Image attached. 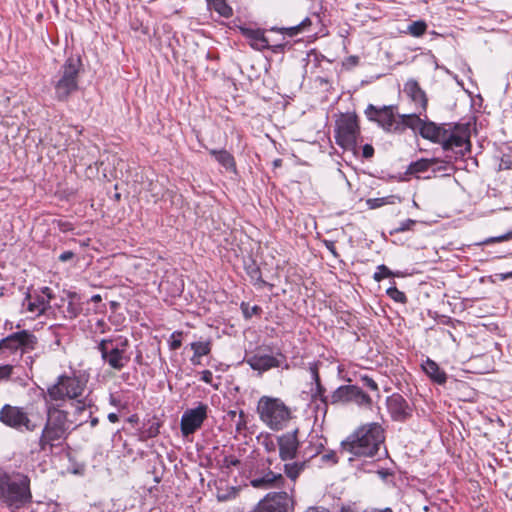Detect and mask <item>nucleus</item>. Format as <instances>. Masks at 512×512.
I'll return each instance as SVG.
<instances>
[{"mask_svg":"<svg viewBox=\"0 0 512 512\" xmlns=\"http://www.w3.org/2000/svg\"><path fill=\"white\" fill-rule=\"evenodd\" d=\"M384 440L380 424H365L341 442V453L357 457L381 456L387 453L383 447Z\"/></svg>","mask_w":512,"mask_h":512,"instance_id":"nucleus-1","label":"nucleus"},{"mask_svg":"<svg viewBox=\"0 0 512 512\" xmlns=\"http://www.w3.org/2000/svg\"><path fill=\"white\" fill-rule=\"evenodd\" d=\"M32 501L30 479L22 473L0 471V502L16 511Z\"/></svg>","mask_w":512,"mask_h":512,"instance_id":"nucleus-2","label":"nucleus"},{"mask_svg":"<svg viewBox=\"0 0 512 512\" xmlns=\"http://www.w3.org/2000/svg\"><path fill=\"white\" fill-rule=\"evenodd\" d=\"M69 434L67 413L47 404V420L39 439L42 452H51L53 447L61 445Z\"/></svg>","mask_w":512,"mask_h":512,"instance_id":"nucleus-3","label":"nucleus"},{"mask_svg":"<svg viewBox=\"0 0 512 512\" xmlns=\"http://www.w3.org/2000/svg\"><path fill=\"white\" fill-rule=\"evenodd\" d=\"M257 412L261 421L275 431L285 427L291 417V412L283 401L269 396L259 399Z\"/></svg>","mask_w":512,"mask_h":512,"instance_id":"nucleus-4","label":"nucleus"},{"mask_svg":"<svg viewBox=\"0 0 512 512\" xmlns=\"http://www.w3.org/2000/svg\"><path fill=\"white\" fill-rule=\"evenodd\" d=\"M80 61L74 58L66 60L58 73V79L54 83L55 97L59 101H65L78 89V73Z\"/></svg>","mask_w":512,"mask_h":512,"instance_id":"nucleus-5","label":"nucleus"},{"mask_svg":"<svg viewBox=\"0 0 512 512\" xmlns=\"http://www.w3.org/2000/svg\"><path fill=\"white\" fill-rule=\"evenodd\" d=\"M129 342L127 338L118 337L116 339H103L98 349L101 352L102 359L108 363V365L115 369H123L130 361V356L127 355V348Z\"/></svg>","mask_w":512,"mask_h":512,"instance_id":"nucleus-6","label":"nucleus"},{"mask_svg":"<svg viewBox=\"0 0 512 512\" xmlns=\"http://www.w3.org/2000/svg\"><path fill=\"white\" fill-rule=\"evenodd\" d=\"M86 381L76 376H60L55 384L47 389V397L51 401L77 399L83 395Z\"/></svg>","mask_w":512,"mask_h":512,"instance_id":"nucleus-7","label":"nucleus"},{"mask_svg":"<svg viewBox=\"0 0 512 512\" xmlns=\"http://www.w3.org/2000/svg\"><path fill=\"white\" fill-rule=\"evenodd\" d=\"M335 138L338 145L354 149L360 134L357 116L354 113L342 114L336 121Z\"/></svg>","mask_w":512,"mask_h":512,"instance_id":"nucleus-8","label":"nucleus"},{"mask_svg":"<svg viewBox=\"0 0 512 512\" xmlns=\"http://www.w3.org/2000/svg\"><path fill=\"white\" fill-rule=\"evenodd\" d=\"M443 138L444 139L440 144L444 150L460 148V153L462 155L470 150L471 144L469 140V134L467 130L461 126L446 127Z\"/></svg>","mask_w":512,"mask_h":512,"instance_id":"nucleus-9","label":"nucleus"},{"mask_svg":"<svg viewBox=\"0 0 512 512\" xmlns=\"http://www.w3.org/2000/svg\"><path fill=\"white\" fill-rule=\"evenodd\" d=\"M0 421L15 429L25 427L27 431H34L37 428V424L32 423L27 414L21 408L10 405H5L1 409Z\"/></svg>","mask_w":512,"mask_h":512,"instance_id":"nucleus-10","label":"nucleus"},{"mask_svg":"<svg viewBox=\"0 0 512 512\" xmlns=\"http://www.w3.org/2000/svg\"><path fill=\"white\" fill-rule=\"evenodd\" d=\"M331 399L332 403L354 402L359 406H370L372 402L370 396L355 385L340 386L333 392Z\"/></svg>","mask_w":512,"mask_h":512,"instance_id":"nucleus-11","label":"nucleus"},{"mask_svg":"<svg viewBox=\"0 0 512 512\" xmlns=\"http://www.w3.org/2000/svg\"><path fill=\"white\" fill-rule=\"evenodd\" d=\"M292 505L287 492L269 493L258 503L254 512H288Z\"/></svg>","mask_w":512,"mask_h":512,"instance_id":"nucleus-12","label":"nucleus"},{"mask_svg":"<svg viewBox=\"0 0 512 512\" xmlns=\"http://www.w3.org/2000/svg\"><path fill=\"white\" fill-rule=\"evenodd\" d=\"M36 344V336L27 330L13 333L1 340V345H4L5 350H9L10 352L21 350L25 353L35 349Z\"/></svg>","mask_w":512,"mask_h":512,"instance_id":"nucleus-13","label":"nucleus"},{"mask_svg":"<svg viewBox=\"0 0 512 512\" xmlns=\"http://www.w3.org/2000/svg\"><path fill=\"white\" fill-rule=\"evenodd\" d=\"M207 417V406L198 405L196 408L184 412L181 418V432L184 436L193 434L203 424Z\"/></svg>","mask_w":512,"mask_h":512,"instance_id":"nucleus-14","label":"nucleus"},{"mask_svg":"<svg viewBox=\"0 0 512 512\" xmlns=\"http://www.w3.org/2000/svg\"><path fill=\"white\" fill-rule=\"evenodd\" d=\"M365 114L369 120L377 122L382 128L387 131L398 129V124L395 120L394 110L392 106H383L376 108L370 104L365 110Z\"/></svg>","mask_w":512,"mask_h":512,"instance_id":"nucleus-15","label":"nucleus"},{"mask_svg":"<svg viewBox=\"0 0 512 512\" xmlns=\"http://www.w3.org/2000/svg\"><path fill=\"white\" fill-rule=\"evenodd\" d=\"M53 295L49 287H44L41 294L31 295L27 293L23 300V307L35 316H40L49 308Z\"/></svg>","mask_w":512,"mask_h":512,"instance_id":"nucleus-16","label":"nucleus"},{"mask_svg":"<svg viewBox=\"0 0 512 512\" xmlns=\"http://www.w3.org/2000/svg\"><path fill=\"white\" fill-rule=\"evenodd\" d=\"M298 430L287 432L277 438L279 447V457L282 461L292 460L296 457L299 448V440L297 438Z\"/></svg>","mask_w":512,"mask_h":512,"instance_id":"nucleus-17","label":"nucleus"},{"mask_svg":"<svg viewBox=\"0 0 512 512\" xmlns=\"http://www.w3.org/2000/svg\"><path fill=\"white\" fill-rule=\"evenodd\" d=\"M285 482L284 477L280 473H274L267 470L263 473L256 472L251 476L250 485L255 489H271L281 487Z\"/></svg>","mask_w":512,"mask_h":512,"instance_id":"nucleus-18","label":"nucleus"},{"mask_svg":"<svg viewBox=\"0 0 512 512\" xmlns=\"http://www.w3.org/2000/svg\"><path fill=\"white\" fill-rule=\"evenodd\" d=\"M388 411L395 421H405L412 414V408L406 399L399 394H393L387 399Z\"/></svg>","mask_w":512,"mask_h":512,"instance_id":"nucleus-19","label":"nucleus"},{"mask_svg":"<svg viewBox=\"0 0 512 512\" xmlns=\"http://www.w3.org/2000/svg\"><path fill=\"white\" fill-rule=\"evenodd\" d=\"M284 359L283 355H280V358L271 355H253L247 359V363L253 370L265 372L271 368L280 367Z\"/></svg>","mask_w":512,"mask_h":512,"instance_id":"nucleus-20","label":"nucleus"},{"mask_svg":"<svg viewBox=\"0 0 512 512\" xmlns=\"http://www.w3.org/2000/svg\"><path fill=\"white\" fill-rule=\"evenodd\" d=\"M404 92L410 97L419 110V114L426 110L427 98L425 92L420 88L417 81L410 79L404 85Z\"/></svg>","mask_w":512,"mask_h":512,"instance_id":"nucleus-21","label":"nucleus"},{"mask_svg":"<svg viewBox=\"0 0 512 512\" xmlns=\"http://www.w3.org/2000/svg\"><path fill=\"white\" fill-rule=\"evenodd\" d=\"M240 31L242 35L249 41V44L253 49L262 51L269 47V42L262 31L245 27H241Z\"/></svg>","mask_w":512,"mask_h":512,"instance_id":"nucleus-22","label":"nucleus"},{"mask_svg":"<svg viewBox=\"0 0 512 512\" xmlns=\"http://www.w3.org/2000/svg\"><path fill=\"white\" fill-rule=\"evenodd\" d=\"M446 126H438L433 122H423V125L419 131L420 135L435 143H441L444 139L443 135L445 134Z\"/></svg>","mask_w":512,"mask_h":512,"instance_id":"nucleus-23","label":"nucleus"},{"mask_svg":"<svg viewBox=\"0 0 512 512\" xmlns=\"http://www.w3.org/2000/svg\"><path fill=\"white\" fill-rule=\"evenodd\" d=\"M422 368L424 372L436 383L444 384L447 380V375L442 371L436 362L431 359H427L423 364Z\"/></svg>","mask_w":512,"mask_h":512,"instance_id":"nucleus-24","label":"nucleus"},{"mask_svg":"<svg viewBox=\"0 0 512 512\" xmlns=\"http://www.w3.org/2000/svg\"><path fill=\"white\" fill-rule=\"evenodd\" d=\"M210 154L227 171L236 172V163L234 157L226 150H210Z\"/></svg>","mask_w":512,"mask_h":512,"instance_id":"nucleus-25","label":"nucleus"},{"mask_svg":"<svg viewBox=\"0 0 512 512\" xmlns=\"http://www.w3.org/2000/svg\"><path fill=\"white\" fill-rule=\"evenodd\" d=\"M194 354L191 358L193 364H200V357L208 355L211 351V341H197L190 344Z\"/></svg>","mask_w":512,"mask_h":512,"instance_id":"nucleus-26","label":"nucleus"},{"mask_svg":"<svg viewBox=\"0 0 512 512\" xmlns=\"http://www.w3.org/2000/svg\"><path fill=\"white\" fill-rule=\"evenodd\" d=\"M306 462H293V463H286L284 465V472L286 476L291 479L292 481H295L301 472L305 469Z\"/></svg>","mask_w":512,"mask_h":512,"instance_id":"nucleus-27","label":"nucleus"},{"mask_svg":"<svg viewBox=\"0 0 512 512\" xmlns=\"http://www.w3.org/2000/svg\"><path fill=\"white\" fill-rule=\"evenodd\" d=\"M439 160L436 159V158H432V159H420L416 162H413L410 164V171L412 173H419V172H424V171H427L432 165L438 163Z\"/></svg>","mask_w":512,"mask_h":512,"instance_id":"nucleus-28","label":"nucleus"},{"mask_svg":"<svg viewBox=\"0 0 512 512\" xmlns=\"http://www.w3.org/2000/svg\"><path fill=\"white\" fill-rule=\"evenodd\" d=\"M402 124L413 129V130H419L421 129L423 125V120L416 114H407L402 115Z\"/></svg>","mask_w":512,"mask_h":512,"instance_id":"nucleus-29","label":"nucleus"},{"mask_svg":"<svg viewBox=\"0 0 512 512\" xmlns=\"http://www.w3.org/2000/svg\"><path fill=\"white\" fill-rule=\"evenodd\" d=\"M209 7L223 17H229L232 15V9L226 4L225 0H215L209 4Z\"/></svg>","mask_w":512,"mask_h":512,"instance_id":"nucleus-30","label":"nucleus"},{"mask_svg":"<svg viewBox=\"0 0 512 512\" xmlns=\"http://www.w3.org/2000/svg\"><path fill=\"white\" fill-rule=\"evenodd\" d=\"M426 29L427 24L424 21L419 20L409 24L407 27V32L414 37H420L426 32Z\"/></svg>","mask_w":512,"mask_h":512,"instance_id":"nucleus-31","label":"nucleus"},{"mask_svg":"<svg viewBox=\"0 0 512 512\" xmlns=\"http://www.w3.org/2000/svg\"><path fill=\"white\" fill-rule=\"evenodd\" d=\"M386 292L391 299L398 303H406L407 301L406 295L402 291L398 290L396 287H390L387 289Z\"/></svg>","mask_w":512,"mask_h":512,"instance_id":"nucleus-32","label":"nucleus"},{"mask_svg":"<svg viewBox=\"0 0 512 512\" xmlns=\"http://www.w3.org/2000/svg\"><path fill=\"white\" fill-rule=\"evenodd\" d=\"M81 312V307L79 304L74 303L72 300L68 302L67 308H66V314L65 317L73 319L76 318Z\"/></svg>","mask_w":512,"mask_h":512,"instance_id":"nucleus-33","label":"nucleus"},{"mask_svg":"<svg viewBox=\"0 0 512 512\" xmlns=\"http://www.w3.org/2000/svg\"><path fill=\"white\" fill-rule=\"evenodd\" d=\"M511 238H512V231H509V232H507L503 235L497 236V237L487 238L484 241H482L480 243V245H488V244H492V243H496V242H503V241L510 240Z\"/></svg>","mask_w":512,"mask_h":512,"instance_id":"nucleus-34","label":"nucleus"},{"mask_svg":"<svg viewBox=\"0 0 512 512\" xmlns=\"http://www.w3.org/2000/svg\"><path fill=\"white\" fill-rule=\"evenodd\" d=\"M391 275L392 272L388 267H386L385 265H380L377 268V272H375L374 274V279L379 282L384 278L390 277Z\"/></svg>","mask_w":512,"mask_h":512,"instance_id":"nucleus-35","label":"nucleus"},{"mask_svg":"<svg viewBox=\"0 0 512 512\" xmlns=\"http://www.w3.org/2000/svg\"><path fill=\"white\" fill-rule=\"evenodd\" d=\"M366 203L370 209H376L390 202L388 201V198H370Z\"/></svg>","mask_w":512,"mask_h":512,"instance_id":"nucleus-36","label":"nucleus"},{"mask_svg":"<svg viewBox=\"0 0 512 512\" xmlns=\"http://www.w3.org/2000/svg\"><path fill=\"white\" fill-rule=\"evenodd\" d=\"M13 369L14 367L9 364L0 366V382L8 380L13 373Z\"/></svg>","mask_w":512,"mask_h":512,"instance_id":"nucleus-37","label":"nucleus"},{"mask_svg":"<svg viewBox=\"0 0 512 512\" xmlns=\"http://www.w3.org/2000/svg\"><path fill=\"white\" fill-rule=\"evenodd\" d=\"M416 221L412 219H407L400 223L399 227L395 228L392 233H400L407 230H410L414 225Z\"/></svg>","mask_w":512,"mask_h":512,"instance_id":"nucleus-38","label":"nucleus"},{"mask_svg":"<svg viewBox=\"0 0 512 512\" xmlns=\"http://www.w3.org/2000/svg\"><path fill=\"white\" fill-rule=\"evenodd\" d=\"M181 332H174L171 335V341H170V348L171 350H177L181 347L182 341H181Z\"/></svg>","mask_w":512,"mask_h":512,"instance_id":"nucleus-39","label":"nucleus"},{"mask_svg":"<svg viewBox=\"0 0 512 512\" xmlns=\"http://www.w3.org/2000/svg\"><path fill=\"white\" fill-rule=\"evenodd\" d=\"M361 382H362V384L365 387L369 388L370 390L378 391V385H377V383L372 378H370V377H368L366 375L362 376L361 377Z\"/></svg>","mask_w":512,"mask_h":512,"instance_id":"nucleus-40","label":"nucleus"},{"mask_svg":"<svg viewBox=\"0 0 512 512\" xmlns=\"http://www.w3.org/2000/svg\"><path fill=\"white\" fill-rule=\"evenodd\" d=\"M283 30L286 32L287 35H289L291 37L297 35L298 33L303 32L299 25H295V26L288 27V28H283Z\"/></svg>","mask_w":512,"mask_h":512,"instance_id":"nucleus-41","label":"nucleus"},{"mask_svg":"<svg viewBox=\"0 0 512 512\" xmlns=\"http://www.w3.org/2000/svg\"><path fill=\"white\" fill-rule=\"evenodd\" d=\"M201 380L205 383L211 384L213 380V374L210 370H204L201 372Z\"/></svg>","mask_w":512,"mask_h":512,"instance_id":"nucleus-42","label":"nucleus"},{"mask_svg":"<svg viewBox=\"0 0 512 512\" xmlns=\"http://www.w3.org/2000/svg\"><path fill=\"white\" fill-rule=\"evenodd\" d=\"M362 154L364 158H371L374 154V148L370 144L363 146Z\"/></svg>","mask_w":512,"mask_h":512,"instance_id":"nucleus-43","label":"nucleus"},{"mask_svg":"<svg viewBox=\"0 0 512 512\" xmlns=\"http://www.w3.org/2000/svg\"><path fill=\"white\" fill-rule=\"evenodd\" d=\"M74 257V253L72 251H65L59 255V260L61 262H66Z\"/></svg>","mask_w":512,"mask_h":512,"instance_id":"nucleus-44","label":"nucleus"},{"mask_svg":"<svg viewBox=\"0 0 512 512\" xmlns=\"http://www.w3.org/2000/svg\"><path fill=\"white\" fill-rule=\"evenodd\" d=\"M263 444H264L265 449L269 452L275 451V449H276V444L272 440L265 439L263 441Z\"/></svg>","mask_w":512,"mask_h":512,"instance_id":"nucleus-45","label":"nucleus"},{"mask_svg":"<svg viewBox=\"0 0 512 512\" xmlns=\"http://www.w3.org/2000/svg\"><path fill=\"white\" fill-rule=\"evenodd\" d=\"M302 31H305L308 26L311 25V20L309 18H305L300 24H298Z\"/></svg>","mask_w":512,"mask_h":512,"instance_id":"nucleus-46","label":"nucleus"},{"mask_svg":"<svg viewBox=\"0 0 512 512\" xmlns=\"http://www.w3.org/2000/svg\"><path fill=\"white\" fill-rule=\"evenodd\" d=\"M108 420L111 422V423H116L119 418H118V415L116 413H110L108 415Z\"/></svg>","mask_w":512,"mask_h":512,"instance_id":"nucleus-47","label":"nucleus"},{"mask_svg":"<svg viewBox=\"0 0 512 512\" xmlns=\"http://www.w3.org/2000/svg\"><path fill=\"white\" fill-rule=\"evenodd\" d=\"M306 512H329L328 510L326 509H320V508H316V507H310L307 509Z\"/></svg>","mask_w":512,"mask_h":512,"instance_id":"nucleus-48","label":"nucleus"},{"mask_svg":"<svg viewBox=\"0 0 512 512\" xmlns=\"http://www.w3.org/2000/svg\"><path fill=\"white\" fill-rule=\"evenodd\" d=\"M101 300H102V297H101V295H99V294H95V295H93V296L91 297V301H92V302H95V303L100 302Z\"/></svg>","mask_w":512,"mask_h":512,"instance_id":"nucleus-49","label":"nucleus"},{"mask_svg":"<svg viewBox=\"0 0 512 512\" xmlns=\"http://www.w3.org/2000/svg\"><path fill=\"white\" fill-rule=\"evenodd\" d=\"M511 277H512V272L505 273V274H500V279L501 280H506V279L511 278Z\"/></svg>","mask_w":512,"mask_h":512,"instance_id":"nucleus-50","label":"nucleus"},{"mask_svg":"<svg viewBox=\"0 0 512 512\" xmlns=\"http://www.w3.org/2000/svg\"><path fill=\"white\" fill-rule=\"evenodd\" d=\"M367 512H393L390 508H385V509H373L371 511H367Z\"/></svg>","mask_w":512,"mask_h":512,"instance_id":"nucleus-51","label":"nucleus"},{"mask_svg":"<svg viewBox=\"0 0 512 512\" xmlns=\"http://www.w3.org/2000/svg\"><path fill=\"white\" fill-rule=\"evenodd\" d=\"M85 403L82 402V401H78V405H77V410L78 411H83L85 409Z\"/></svg>","mask_w":512,"mask_h":512,"instance_id":"nucleus-52","label":"nucleus"},{"mask_svg":"<svg viewBox=\"0 0 512 512\" xmlns=\"http://www.w3.org/2000/svg\"><path fill=\"white\" fill-rule=\"evenodd\" d=\"M110 402H111V404H113V405H115V406L118 404V401H117V400H116V398H115V397H113V396H111V397H110Z\"/></svg>","mask_w":512,"mask_h":512,"instance_id":"nucleus-53","label":"nucleus"},{"mask_svg":"<svg viewBox=\"0 0 512 512\" xmlns=\"http://www.w3.org/2000/svg\"><path fill=\"white\" fill-rule=\"evenodd\" d=\"M239 463H240V461L238 459H233L230 461V464L234 465V466H237Z\"/></svg>","mask_w":512,"mask_h":512,"instance_id":"nucleus-54","label":"nucleus"},{"mask_svg":"<svg viewBox=\"0 0 512 512\" xmlns=\"http://www.w3.org/2000/svg\"><path fill=\"white\" fill-rule=\"evenodd\" d=\"M313 375H314V377H315V380H316L317 382H319V376H318V373H317V371H316V370H314V371H313Z\"/></svg>","mask_w":512,"mask_h":512,"instance_id":"nucleus-55","label":"nucleus"},{"mask_svg":"<svg viewBox=\"0 0 512 512\" xmlns=\"http://www.w3.org/2000/svg\"><path fill=\"white\" fill-rule=\"evenodd\" d=\"M97 423H98L97 418H94V419L91 421V425H92V426H95Z\"/></svg>","mask_w":512,"mask_h":512,"instance_id":"nucleus-56","label":"nucleus"},{"mask_svg":"<svg viewBox=\"0 0 512 512\" xmlns=\"http://www.w3.org/2000/svg\"><path fill=\"white\" fill-rule=\"evenodd\" d=\"M252 310H253V313H257V311L259 310V307L254 306V307L252 308Z\"/></svg>","mask_w":512,"mask_h":512,"instance_id":"nucleus-57","label":"nucleus"},{"mask_svg":"<svg viewBox=\"0 0 512 512\" xmlns=\"http://www.w3.org/2000/svg\"><path fill=\"white\" fill-rule=\"evenodd\" d=\"M253 273H254L255 275H258V274H259V270H258L257 268H255V269H253Z\"/></svg>","mask_w":512,"mask_h":512,"instance_id":"nucleus-58","label":"nucleus"}]
</instances>
